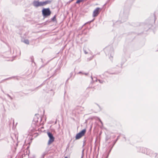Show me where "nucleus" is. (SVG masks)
Instances as JSON below:
<instances>
[{
  "label": "nucleus",
  "mask_w": 158,
  "mask_h": 158,
  "mask_svg": "<svg viewBox=\"0 0 158 158\" xmlns=\"http://www.w3.org/2000/svg\"><path fill=\"white\" fill-rule=\"evenodd\" d=\"M24 42L26 44H29V41L28 40H25L24 41Z\"/></svg>",
  "instance_id": "nucleus-9"
},
{
  "label": "nucleus",
  "mask_w": 158,
  "mask_h": 158,
  "mask_svg": "<svg viewBox=\"0 0 158 158\" xmlns=\"http://www.w3.org/2000/svg\"><path fill=\"white\" fill-rule=\"evenodd\" d=\"M73 75V73L71 72L70 74V77L68 79L67 81H68V80H69V78L72 77Z\"/></svg>",
  "instance_id": "nucleus-14"
},
{
  "label": "nucleus",
  "mask_w": 158,
  "mask_h": 158,
  "mask_svg": "<svg viewBox=\"0 0 158 158\" xmlns=\"http://www.w3.org/2000/svg\"><path fill=\"white\" fill-rule=\"evenodd\" d=\"M93 56H92L91 57H90L89 58V60H92L93 58Z\"/></svg>",
  "instance_id": "nucleus-23"
},
{
  "label": "nucleus",
  "mask_w": 158,
  "mask_h": 158,
  "mask_svg": "<svg viewBox=\"0 0 158 158\" xmlns=\"http://www.w3.org/2000/svg\"><path fill=\"white\" fill-rule=\"evenodd\" d=\"M101 10V9L99 7L97 8L94 11L93 13V16L95 17L98 16L99 13V10Z\"/></svg>",
  "instance_id": "nucleus-7"
},
{
  "label": "nucleus",
  "mask_w": 158,
  "mask_h": 158,
  "mask_svg": "<svg viewBox=\"0 0 158 158\" xmlns=\"http://www.w3.org/2000/svg\"><path fill=\"white\" fill-rule=\"evenodd\" d=\"M47 134L49 138V139L48 143V144L49 145L54 141V138L53 137L52 134L50 132H47Z\"/></svg>",
  "instance_id": "nucleus-6"
},
{
  "label": "nucleus",
  "mask_w": 158,
  "mask_h": 158,
  "mask_svg": "<svg viewBox=\"0 0 158 158\" xmlns=\"http://www.w3.org/2000/svg\"><path fill=\"white\" fill-rule=\"evenodd\" d=\"M127 17H126V18H125V20H123V19H122V22H124L125 21H126V20H127Z\"/></svg>",
  "instance_id": "nucleus-17"
},
{
  "label": "nucleus",
  "mask_w": 158,
  "mask_h": 158,
  "mask_svg": "<svg viewBox=\"0 0 158 158\" xmlns=\"http://www.w3.org/2000/svg\"><path fill=\"white\" fill-rule=\"evenodd\" d=\"M84 149L82 151V156H81V158H83V157L84 156Z\"/></svg>",
  "instance_id": "nucleus-15"
},
{
  "label": "nucleus",
  "mask_w": 158,
  "mask_h": 158,
  "mask_svg": "<svg viewBox=\"0 0 158 158\" xmlns=\"http://www.w3.org/2000/svg\"><path fill=\"white\" fill-rule=\"evenodd\" d=\"M108 74V73L107 72H106L104 73V74L105 76H107V74Z\"/></svg>",
  "instance_id": "nucleus-18"
},
{
  "label": "nucleus",
  "mask_w": 158,
  "mask_h": 158,
  "mask_svg": "<svg viewBox=\"0 0 158 158\" xmlns=\"http://www.w3.org/2000/svg\"><path fill=\"white\" fill-rule=\"evenodd\" d=\"M6 95L8 97H9L10 99H11V100H12L13 99V98H12V97H11L9 94H6Z\"/></svg>",
  "instance_id": "nucleus-13"
},
{
  "label": "nucleus",
  "mask_w": 158,
  "mask_h": 158,
  "mask_svg": "<svg viewBox=\"0 0 158 158\" xmlns=\"http://www.w3.org/2000/svg\"><path fill=\"white\" fill-rule=\"evenodd\" d=\"M42 12L43 17L45 18L50 15L51 13L50 9L48 8H43L42 10Z\"/></svg>",
  "instance_id": "nucleus-4"
},
{
  "label": "nucleus",
  "mask_w": 158,
  "mask_h": 158,
  "mask_svg": "<svg viewBox=\"0 0 158 158\" xmlns=\"http://www.w3.org/2000/svg\"><path fill=\"white\" fill-rule=\"evenodd\" d=\"M11 77H10L9 78H7V79H6V80H7L9 79H11Z\"/></svg>",
  "instance_id": "nucleus-26"
},
{
  "label": "nucleus",
  "mask_w": 158,
  "mask_h": 158,
  "mask_svg": "<svg viewBox=\"0 0 158 158\" xmlns=\"http://www.w3.org/2000/svg\"><path fill=\"white\" fill-rule=\"evenodd\" d=\"M81 73V72H79V73Z\"/></svg>",
  "instance_id": "nucleus-33"
},
{
  "label": "nucleus",
  "mask_w": 158,
  "mask_h": 158,
  "mask_svg": "<svg viewBox=\"0 0 158 158\" xmlns=\"http://www.w3.org/2000/svg\"><path fill=\"white\" fill-rule=\"evenodd\" d=\"M151 25H149V26H148V28H150V27H151Z\"/></svg>",
  "instance_id": "nucleus-25"
},
{
  "label": "nucleus",
  "mask_w": 158,
  "mask_h": 158,
  "mask_svg": "<svg viewBox=\"0 0 158 158\" xmlns=\"http://www.w3.org/2000/svg\"><path fill=\"white\" fill-rule=\"evenodd\" d=\"M81 2L79 0H77V1L76 2V3L78 4V3H79Z\"/></svg>",
  "instance_id": "nucleus-19"
},
{
  "label": "nucleus",
  "mask_w": 158,
  "mask_h": 158,
  "mask_svg": "<svg viewBox=\"0 0 158 158\" xmlns=\"http://www.w3.org/2000/svg\"><path fill=\"white\" fill-rule=\"evenodd\" d=\"M81 2L83 1H84V0H79Z\"/></svg>",
  "instance_id": "nucleus-27"
},
{
  "label": "nucleus",
  "mask_w": 158,
  "mask_h": 158,
  "mask_svg": "<svg viewBox=\"0 0 158 158\" xmlns=\"http://www.w3.org/2000/svg\"><path fill=\"white\" fill-rule=\"evenodd\" d=\"M48 151H49V150H46L43 153V154L41 156V158H44L45 155H46V154H47L48 153Z\"/></svg>",
  "instance_id": "nucleus-8"
},
{
  "label": "nucleus",
  "mask_w": 158,
  "mask_h": 158,
  "mask_svg": "<svg viewBox=\"0 0 158 158\" xmlns=\"http://www.w3.org/2000/svg\"><path fill=\"white\" fill-rule=\"evenodd\" d=\"M64 158H68L67 157H65Z\"/></svg>",
  "instance_id": "nucleus-29"
},
{
  "label": "nucleus",
  "mask_w": 158,
  "mask_h": 158,
  "mask_svg": "<svg viewBox=\"0 0 158 158\" xmlns=\"http://www.w3.org/2000/svg\"><path fill=\"white\" fill-rule=\"evenodd\" d=\"M85 141H84L83 144V147H84L85 146Z\"/></svg>",
  "instance_id": "nucleus-22"
},
{
  "label": "nucleus",
  "mask_w": 158,
  "mask_h": 158,
  "mask_svg": "<svg viewBox=\"0 0 158 158\" xmlns=\"http://www.w3.org/2000/svg\"><path fill=\"white\" fill-rule=\"evenodd\" d=\"M104 51L106 55H108L112 57L114 53L113 48L111 46H109L106 47L104 49ZM110 58V57L109 56Z\"/></svg>",
  "instance_id": "nucleus-3"
},
{
  "label": "nucleus",
  "mask_w": 158,
  "mask_h": 158,
  "mask_svg": "<svg viewBox=\"0 0 158 158\" xmlns=\"http://www.w3.org/2000/svg\"><path fill=\"white\" fill-rule=\"evenodd\" d=\"M98 119L99 121L100 122V123H101L102 124V121H101V120H100V119L99 118H98Z\"/></svg>",
  "instance_id": "nucleus-21"
},
{
  "label": "nucleus",
  "mask_w": 158,
  "mask_h": 158,
  "mask_svg": "<svg viewBox=\"0 0 158 158\" xmlns=\"http://www.w3.org/2000/svg\"><path fill=\"white\" fill-rule=\"evenodd\" d=\"M13 124H14V120H13Z\"/></svg>",
  "instance_id": "nucleus-30"
},
{
  "label": "nucleus",
  "mask_w": 158,
  "mask_h": 158,
  "mask_svg": "<svg viewBox=\"0 0 158 158\" xmlns=\"http://www.w3.org/2000/svg\"><path fill=\"white\" fill-rule=\"evenodd\" d=\"M56 15H54V17L52 18L51 19L53 21H55L56 20Z\"/></svg>",
  "instance_id": "nucleus-10"
},
{
  "label": "nucleus",
  "mask_w": 158,
  "mask_h": 158,
  "mask_svg": "<svg viewBox=\"0 0 158 158\" xmlns=\"http://www.w3.org/2000/svg\"><path fill=\"white\" fill-rule=\"evenodd\" d=\"M2 90V91L3 92V93H4V91H3V90Z\"/></svg>",
  "instance_id": "nucleus-28"
},
{
  "label": "nucleus",
  "mask_w": 158,
  "mask_h": 158,
  "mask_svg": "<svg viewBox=\"0 0 158 158\" xmlns=\"http://www.w3.org/2000/svg\"><path fill=\"white\" fill-rule=\"evenodd\" d=\"M119 21H118V22H117V23H119Z\"/></svg>",
  "instance_id": "nucleus-31"
},
{
  "label": "nucleus",
  "mask_w": 158,
  "mask_h": 158,
  "mask_svg": "<svg viewBox=\"0 0 158 158\" xmlns=\"http://www.w3.org/2000/svg\"><path fill=\"white\" fill-rule=\"evenodd\" d=\"M86 132V129H85L81 131L79 133L77 134L75 137L76 139H80L81 137L84 135Z\"/></svg>",
  "instance_id": "nucleus-5"
},
{
  "label": "nucleus",
  "mask_w": 158,
  "mask_h": 158,
  "mask_svg": "<svg viewBox=\"0 0 158 158\" xmlns=\"http://www.w3.org/2000/svg\"><path fill=\"white\" fill-rule=\"evenodd\" d=\"M110 138L109 137H108V136H106V141H107Z\"/></svg>",
  "instance_id": "nucleus-20"
},
{
  "label": "nucleus",
  "mask_w": 158,
  "mask_h": 158,
  "mask_svg": "<svg viewBox=\"0 0 158 158\" xmlns=\"http://www.w3.org/2000/svg\"><path fill=\"white\" fill-rule=\"evenodd\" d=\"M84 53H85V54H87L88 53H87V52H86V51H85V50H84Z\"/></svg>",
  "instance_id": "nucleus-24"
},
{
  "label": "nucleus",
  "mask_w": 158,
  "mask_h": 158,
  "mask_svg": "<svg viewBox=\"0 0 158 158\" xmlns=\"http://www.w3.org/2000/svg\"><path fill=\"white\" fill-rule=\"evenodd\" d=\"M119 136H118L117 137V139H116V140L114 142V144L112 147V148L113 147V146H114V144L115 143H116V141L118 140V138H119Z\"/></svg>",
  "instance_id": "nucleus-12"
},
{
  "label": "nucleus",
  "mask_w": 158,
  "mask_h": 158,
  "mask_svg": "<svg viewBox=\"0 0 158 158\" xmlns=\"http://www.w3.org/2000/svg\"><path fill=\"white\" fill-rule=\"evenodd\" d=\"M98 81H99V82L101 83H103L104 82V81L102 80H98Z\"/></svg>",
  "instance_id": "nucleus-16"
},
{
  "label": "nucleus",
  "mask_w": 158,
  "mask_h": 158,
  "mask_svg": "<svg viewBox=\"0 0 158 158\" xmlns=\"http://www.w3.org/2000/svg\"><path fill=\"white\" fill-rule=\"evenodd\" d=\"M52 0H48L44 2H39L38 1H34L33 3V5L35 7L45 6L50 4L52 2Z\"/></svg>",
  "instance_id": "nucleus-1"
},
{
  "label": "nucleus",
  "mask_w": 158,
  "mask_h": 158,
  "mask_svg": "<svg viewBox=\"0 0 158 158\" xmlns=\"http://www.w3.org/2000/svg\"><path fill=\"white\" fill-rule=\"evenodd\" d=\"M32 62H33V60H32Z\"/></svg>",
  "instance_id": "nucleus-32"
},
{
  "label": "nucleus",
  "mask_w": 158,
  "mask_h": 158,
  "mask_svg": "<svg viewBox=\"0 0 158 158\" xmlns=\"http://www.w3.org/2000/svg\"><path fill=\"white\" fill-rule=\"evenodd\" d=\"M141 152L144 154H146L148 155H149L151 156H154L155 158H156L157 154L156 153H153V152L149 149L146 148H141Z\"/></svg>",
  "instance_id": "nucleus-2"
},
{
  "label": "nucleus",
  "mask_w": 158,
  "mask_h": 158,
  "mask_svg": "<svg viewBox=\"0 0 158 158\" xmlns=\"http://www.w3.org/2000/svg\"><path fill=\"white\" fill-rule=\"evenodd\" d=\"M91 79H92V80H93V81H97V79L96 77H94V79H93V77H92V76H91Z\"/></svg>",
  "instance_id": "nucleus-11"
}]
</instances>
